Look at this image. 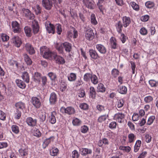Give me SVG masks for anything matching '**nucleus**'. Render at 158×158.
<instances>
[{"instance_id":"obj_1","label":"nucleus","mask_w":158,"mask_h":158,"mask_svg":"<svg viewBox=\"0 0 158 158\" xmlns=\"http://www.w3.org/2000/svg\"><path fill=\"white\" fill-rule=\"evenodd\" d=\"M40 54L45 59H53L56 52H52L47 47L44 46L40 48Z\"/></svg>"},{"instance_id":"obj_2","label":"nucleus","mask_w":158,"mask_h":158,"mask_svg":"<svg viewBox=\"0 0 158 158\" xmlns=\"http://www.w3.org/2000/svg\"><path fill=\"white\" fill-rule=\"evenodd\" d=\"M46 136L47 138L45 139L43 144V147L44 148H45L51 142L54 141L55 137L50 132H47L46 133Z\"/></svg>"},{"instance_id":"obj_3","label":"nucleus","mask_w":158,"mask_h":158,"mask_svg":"<svg viewBox=\"0 0 158 158\" xmlns=\"http://www.w3.org/2000/svg\"><path fill=\"white\" fill-rule=\"evenodd\" d=\"M85 37L86 40L91 41L94 38V34L93 30L89 27H86L84 29Z\"/></svg>"},{"instance_id":"obj_4","label":"nucleus","mask_w":158,"mask_h":158,"mask_svg":"<svg viewBox=\"0 0 158 158\" xmlns=\"http://www.w3.org/2000/svg\"><path fill=\"white\" fill-rule=\"evenodd\" d=\"M12 29L14 33H20L21 31L20 24L16 21H13L11 22Z\"/></svg>"},{"instance_id":"obj_5","label":"nucleus","mask_w":158,"mask_h":158,"mask_svg":"<svg viewBox=\"0 0 158 158\" xmlns=\"http://www.w3.org/2000/svg\"><path fill=\"white\" fill-rule=\"evenodd\" d=\"M11 42L15 46L18 48L19 47L22 43L21 39L17 35L13 36L11 39Z\"/></svg>"},{"instance_id":"obj_6","label":"nucleus","mask_w":158,"mask_h":158,"mask_svg":"<svg viewBox=\"0 0 158 158\" xmlns=\"http://www.w3.org/2000/svg\"><path fill=\"white\" fill-rule=\"evenodd\" d=\"M53 2L51 0H42V4L43 7L48 10H50L53 6Z\"/></svg>"},{"instance_id":"obj_7","label":"nucleus","mask_w":158,"mask_h":158,"mask_svg":"<svg viewBox=\"0 0 158 158\" xmlns=\"http://www.w3.org/2000/svg\"><path fill=\"white\" fill-rule=\"evenodd\" d=\"M60 111L63 113H66L69 115L74 114L75 110L72 107H68L66 108L62 107L61 108Z\"/></svg>"},{"instance_id":"obj_8","label":"nucleus","mask_w":158,"mask_h":158,"mask_svg":"<svg viewBox=\"0 0 158 158\" xmlns=\"http://www.w3.org/2000/svg\"><path fill=\"white\" fill-rule=\"evenodd\" d=\"M125 114L123 113H118L115 114L114 119L116 120L118 123H122L124 122Z\"/></svg>"},{"instance_id":"obj_9","label":"nucleus","mask_w":158,"mask_h":158,"mask_svg":"<svg viewBox=\"0 0 158 158\" xmlns=\"http://www.w3.org/2000/svg\"><path fill=\"white\" fill-rule=\"evenodd\" d=\"M31 102L33 106L37 109L39 108L41 105L40 99L36 97H33L31 98Z\"/></svg>"},{"instance_id":"obj_10","label":"nucleus","mask_w":158,"mask_h":158,"mask_svg":"<svg viewBox=\"0 0 158 158\" xmlns=\"http://www.w3.org/2000/svg\"><path fill=\"white\" fill-rule=\"evenodd\" d=\"M23 13L25 17L30 19H33L35 17L34 14L28 9L23 8Z\"/></svg>"},{"instance_id":"obj_11","label":"nucleus","mask_w":158,"mask_h":158,"mask_svg":"<svg viewBox=\"0 0 158 158\" xmlns=\"http://www.w3.org/2000/svg\"><path fill=\"white\" fill-rule=\"evenodd\" d=\"M26 122L27 125L31 127H34L36 125L37 120L31 117H27L26 119Z\"/></svg>"},{"instance_id":"obj_12","label":"nucleus","mask_w":158,"mask_h":158,"mask_svg":"<svg viewBox=\"0 0 158 158\" xmlns=\"http://www.w3.org/2000/svg\"><path fill=\"white\" fill-rule=\"evenodd\" d=\"M18 152L20 156L23 158H27L28 154L27 148H21L19 150Z\"/></svg>"},{"instance_id":"obj_13","label":"nucleus","mask_w":158,"mask_h":158,"mask_svg":"<svg viewBox=\"0 0 158 158\" xmlns=\"http://www.w3.org/2000/svg\"><path fill=\"white\" fill-rule=\"evenodd\" d=\"M54 55L56 56H54L53 59L56 61L57 63L60 64H63L65 63V60L63 57L58 55L56 53H55Z\"/></svg>"},{"instance_id":"obj_14","label":"nucleus","mask_w":158,"mask_h":158,"mask_svg":"<svg viewBox=\"0 0 158 158\" xmlns=\"http://www.w3.org/2000/svg\"><path fill=\"white\" fill-rule=\"evenodd\" d=\"M57 98L56 94L54 92L52 93L50 95L49 101L50 104L53 105L56 104L57 101Z\"/></svg>"},{"instance_id":"obj_15","label":"nucleus","mask_w":158,"mask_h":158,"mask_svg":"<svg viewBox=\"0 0 158 158\" xmlns=\"http://www.w3.org/2000/svg\"><path fill=\"white\" fill-rule=\"evenodd\" d=\"M89 52L90 56L93 60H95L99 58L98 54L95 50L90 49L89 50Z\"/></svg>"},{"instance_id":"obj_16","label":"nucleus","mask_w":158,"mask_h":158,"mask_svg":"<svg viewBox=\"0 0 158 158\" xmlns=\"http://www.w3.org/2000/svg\"><path fill=\"white\" fill-rule=\"evenodd\" d=\"M96 48L97 50L101 54H105L106 52V48L102 44H97L96 45Z\"/></svg>"},{"instance_id":"obj_17","label":"nucleus","mask_w":158,"mask_h":158,"mask_svg":"<svg viewBox=\"0 0 158 158\" xmlns=\"http://www.w3.org/2000/svg\"><path fill=\"white\" fill-rule=\"evenodd\" d=\"M79 151L80 154L84 156H86L87 155L90 154L92 153V150L91 149L85 148H79Z\"/></svg>"},{"instance_id":"obj_18","label":"nucleus","mask_w":158,"mask_h":158,"mask_svg":"<svg viewBox=\"0 0 158 158\" xmlns=\"http://www.w3.org/2000/svg\"><path fill=\"white\" fill-rule=\"evenodd\" d=\"M123 24L124 27H127L130 24L131 20L130 18L126 16H124L122 18Z\"/></svg>"},{"instance_id":"obj_19","label":"nucleus","mask_w":158,"mask_h":158,"mask_svg":"<svg viewBox=\"0 0 158 158\" xmlns=\"http://www.w3.org/2000/svg\"><path fill=\"white\" fill-rule=\"evenodd\" d=\"M42 74L38 72H35L33 75V80L35 82L39 83L41 79Z\"/></svg>"},{"instance_id":"obj_20","label":"nucleus","mask_w":158,"mask_h":158,"mask_svg":"<svg viewBox=\"0 0 158 158\" xmlns=\"http://www.w3.org/2000/svg\"><path fill=\"white\" fill-rule=\"evenodd\" d=\"M46 29L49 33L54 34L55 32L54 26L51 23L45 24Z\"/></svg>"},{"instance_id":"obj_21","label":"nucleus","mask_w":158,"mask_h":158,"mask_svg":"<svg viewBox=\"0 0 158 158\" xmlns=\"http://www.w3.org/2000/svg\"><path fill=\"white\" fill-rule=\"evenodd\" d=\"M26 50L30 55L33 54L35 53V51L31 45L29 43H27L25 45Z\"/></svg>"},{"instance_id":"obj_22","label":"nucleus","mask_w":158,"mask_h":158,"mask_svg":"<svg viewBox=\"0 0 158 158\" xmlns=\"http://www.w3.org/2000/svg\"><path fill=\"white\" fill-rule=\"evenodd\" d=\"M55 47L59 53L63 54V43H56L55 45Z\"/></svg>"},{"instance_id":"obj_23","label":"nucleus","mask_w":158,"mask_h":158,"mask_svg":"<svg viewBox=\"0 0 158 158\" xmlns=\"http://www.w3.org/2000/svg\"><path fill=\"white\" fill-rule=\"evenodd\" d=\"M110 44L111 48L115 49L117 48L118 45L117 41L116 39L113 37H112L110 39Z\"/></svg>"},{"instance_id":"obj_24","label":"nucleus","mask_w":158,"mask_h":158,"mask_svg":"<svg viewBox=\"0 0 158 158\" xmlns=\"http://www.w3.org/2000/svg\"><path fill=\"white\" fill-rule=\"evenodd\" d=\"M83 4L88 8L90 9H93V3L89 0H83Z\"/></svg>"},{"instance_id":"obj_25","label":"nucleus","mask_w":158,"mask_h":158,"mask_svg":"<svg viewBox=\"0 0 158 158\" xmlns=\"http://www.w3.org/2000/svg\"><path fill=\"white\" fill-rule=\"evenodd\" d=\"M32 27L34 34H35L37 33L39 31V27L37 21H35L34 23H33Z\"/></svg>"},{"instance_id":"obj_26","label":"nucleus","mask_w":158,"mask_h":158,"mask_svg":"<svg viewBox=\"0 0 158 158\" xmlns=\"http://www.w3.org/2000/svg\"><path fill=\"white\" fill-rule=\"evenodd\" d=\"M16 83L17 86L19 88L24 89L26 87V85L24 82L21 80L17 79L15 81Z\"/></svg>"},{"instance_id":"obj_27","label":"nucleus","mask_w":158,"mask_h":158,"mask_svg":"<svg viewBox=\"0 0 158 158\" xmlns=\"http://www.w3.org/2000/svg\"><path fill=\"white\" fill-rule=\"evenodd\" d=\"M68 80L70 82H73L75 81L77 79V75L76 73H70L67 76Z\"/></svg>"},{"instance_id":"obj_28","label":"nucleus","mask_w":158,"mask_h":158,"mask_svg":"<svg viewBox=\"0 0 158 158\" xmlns=\"http://www.w3.org/2000/svg\"><path fill=\"white\" fill-rule=\"evenodd\" d=\"M56 114V112L53 111L51 113V115L49 116V122L52 124L55 123L56 122V119L55 117Z\"/></svg>"},{"instance_id":"obj_29","label":"nucleus","mask_w":158,"mask_h":158,"mask_svg":"<svg viewBox=\"0 0 158 158\" xmlns=\"http://www.w3.org/2000/svg\"><path fill=\"white\" fill-rule=\"evenodd\" d=\"M63 47L66 52H69L72 49L71 44L68 42H65L63 43Z\"/></svg>"},{"instance_id":"obj_30","label":"nucleus","mask_w":158,"mask_h":158,"mask_svg":"<svg viewBox=\"0 0 158 158\" xmlns=\"http://www.w3.org/2000/svg\"><path fill=\"white\" fill-rule=\"evenodd\" d=\"M123 24L120 21H118L115 24V27L117 31L119 33H121L122 32V29L123 27Z\"/></svg>"},{"instance_id":"obj_31","label":"nucleus","mask_w":158,"mask_h":158,"mask_svg":"<svg viewBox=\"0 0 158 158\" xmlns=\"http://www.w3.org/2000/svg\"><path fill=\"white\" fill-rule=\"evenodd\" d=\"M109 141L107 139L104 138L99 141L98 143V145L99 147H103V144L108 145L109 144Z\"/></svg>"},{"instance_id":"obj_32","label":"nucleus","mask_w":158,"mask_h":158,"mask_svg":"<svg viewBox=\"0 0 158 158\" xmlns=\"http://www.w3.org/2000/svg\"><path fill=\"white\" fill-rule=\"evenodd\" d=\"M141 141L139 140H137L135 143L134 146V151L135 152H137L139 150L141 145Z\"/></svg>"},{"instance_id":"obj_33","label":"nucleus","mask_w":158,"mask_h":158,"mask_svg":"<svg viewBox=\"0 0 158 158\" xmlns=\"http://www.w3.org/2000/svg\"><path fill=\"white\" fill-rule=\"evenodd\" d=\"M24 60L27 65H30L32 64V61L29 56L26 53L23 54Z\"/></svg>"},{"instance_id":"obj_34","label":"nucleus","mask_w":158,"mask_h":158,"mask_svg":"<svg viewBox=\"0 0 158 158\" xmlns=\"http://www.w3.org/2000/svg\"><path fill=\"white\" fill-rule=\"evenodd\" d=\"M67 84L65 81H61L60 85V89L62 92L65 91L67 88Z\"/></svg>"},{"instance_id":"obj_35","label":"nucleus","mask_w":158,"mask_h":158,"mask_svg":"<svg viewBox=\"0 0 158 158\" xmlns=\"http://www.w3.org/2000/svg\"><path fill=\"white\" fill-rule=\"evenodd\" d=\"M22 78L23 80L26 83H28L29 82V76L28 73L26 72L23 73Z\"/></svg>"},{"instance_id":"obj_36","label":"nucleus","mask_w":158,"mask_h":158,"mask_svg":"<svg viewBox=\"0 0 158 158\" xmlns=\"http://www.w3.org/2000/svg\"><path fill=\"white\" fill-rule=\"evenodd\" d=\"M24 29L26 35L27 37H30L32 36V33L31 32V30L30 27L26 26L24 27Z\"/></svg>"},{"instance_id":"obj_37","label":"nucleus","mask_w":158,"mask_h":158,"mask_svg":"<svg viewBox=\"0 0 158 158\" xmlns=\"http://www.w3.org/2000/svg\"><path fill=\"white\" fill-rule=\"evenodd\" d=\"M104 0H98V2L97 3L99 9L101 12L103 13V11L104 9L103 5L104 4Z\"/></svg>"},{"instance_id":"obj_38","label":"nucleus","mask_w":158,"mask_h":158,"mask_svg":"<svg viewBox=\"0 0 158 158\" xmlns=\"http://www.w3.org/2000/svg\"><path fill=\"white\" fill-rule=\"evenodd\" d=\"M118 91L119 93L122 94H125L127 91V87L124 86H118Z\"/></svg>"},{"instance_id":"obj_39","label":"nucleus","mask_w":158,"mask_h":158,"mask_svg":"<svg viewBox=\"0 0 158 158\" xmlns=\"http://www.w3.org/2000/svg\"><path fill=\"white\" fill-rule=\"evenodd\" d=\"M96 92L94 87L91 86L90 88L89 96L92 98H94L96 97Z\"/></svg>"},{"instance_id":"obj_40","label":"nucleus","mask_w":158,"mask_h":158,"mask_svg":"<svg viewBox=\"0 0 158 158\" xmlns=\"http://www.w3.org/2000/svg\"><path fill=\"white\" fill-rule=\"evenodd\" d=\"M106 91L104 85L102 83L98 84L97 87V92L104 93Z\"/></svg>"},{"instance_id":"obj_41","label":"nucleus","mask_w":158,"mask_h":158,"mask_svg":"<svg viewBox=\"0 0 158 158\" xmlns=\"http://www.w3.org/2000/svg\"><path fill=\"white\" fill-rule=\"evenodd\" d=\"M15 106L18 110V109H20L23 110L25 108V104L22 102H19L16 103Z\"/></svg>"},{"instance_id":"obj_42","label":"nucleus","mask_w":158,"mask_h":158,"mask_svg":"<svg viewBox=\"0 0 158 158\" xmlns=\"http://www.w3.org/2000/svg\"><path fill=\"white\" fill-rule=\"evenodd\" d=\"M129 143H131L134 142L136 139V136L134 134L132 133L129 134L128 135Z\"/></svg>"},{"instance_id":"obj_43","label":"nucleus","mask_w":158,"mask_h":158,"mask_svg":"<svg viewBox=\"0 0 158 158\" xmlns=\"http://www.w3.org/2000/svg\"><path fill=\"white\" fill-rule=\"evenodd\" d=\"M91 82L94 85H96L98 82V79L96 75L92 74L90 79Z\"/></svg>"},{"instance_id":"obj_44","label":"nucleus","mask_w":158,"mask_h":158,"mask_svg":"<svg viewBox=\"0 0 158 158\" xmlns=\"http://www.w3.org/2000/svg\"><path fill=\"white\" fill-rule=\"evenodd\" d=\"M48 75L50 78V80L52 81H55L57 79L56 74L52 72H49L48 73Z\"/></svg>"},{"instance_id":"obj_45","label":"nucleus","mask_w":158,"mask_h":158,"mask_svg":"<svg viewBox=\"0 0 158 158\" xmlns=\"http://www.w3.org/2000/svg\"><path fill=\"white\" fill-rule=\"evenodd\" d=\"M90 22L92 24L96 25L98 24L95 15L94 14H92L90 16Z\"/></svg>"},{"instance_id":"obj_46","label":"nucleus","mask_w":158,"mask_h":158,"mask_svg":"<svg viewBox=\"0 0 158 158\" xmlns=\"http://www.w3.org/2000/svg\"><path fill=\"white\" fill-rule=\"evenodd\" d=\"M33 9L37 15L40 14L41 13L42 8L39 5H37L35 7L33 8Z\"/></svg>"},{"instance_id":"obj_47","label":"nucleus","mask_w":158,"mask_h":158,"mask_svg":"<svg viewBox=\"0 0 158 158\" xmlns=\"http://www.w3.org/2000/svg\"><path fill=\"white\" fill-rule=\"evenodd\" d=\"M92 73H87L85 74L83 77V79L85 81L88 82L90 80Z\"/></svg>"},{"instance_id":"obj_48","label":"nucleus","mask_w":158,"mask_h":158,"mask_svg":"<svg viewBox=\"0 0 158 158\" xmlns=\"http://www.w3.org/2000/svg\"><path fill=\"white\" fill-rule=\"evenodd\" d=\"M81 122H82L80 120L76 118H74L72 121L73 125L75 126L80 125Z\"/></svg>"},{"instance_id":"obj_49","label":"nucleus","mask_w":158,"mask_h":158,"mask_svg":"<svg viewBox=\"0 0 158 158\" xmlns=\"http://www.w3.org/2000/svg\"><path fill=\"white\" fill-rule=\"evenodd\" d=\"M11 129L12 131L15 134H18L19 132V127L16 125H12Z\"/></svg>"},{"instance_id":"obj_50","label":"nucleus","mask_w":158,"mask_h":158,"mask_svg":"<svg viewBox=\"0 0 158 158\" xmlns=\"http://www.w3.org/2000/svg\"><path fill=\"white\" fill-rule=\"evenodd\" d=\"M130 5L132 7L133 9L136 10L138 11L139 9V6L134 2H131L130 3Z\"/></svg>"},{"instance_id":"obj_51","label":"nucleus","mask_w":158,"mask_h":158,"mask_svg":"<svg viewBox=\"0 0 158 158\" xmlns=\"http://www.w3.org/2000/svg\"><path fill=\"white\" fill-rule=\"evenodd\" d=\"M145 6L147 8L151 9L154 7L155 4L153 2L148 1L145 2Z\"/></svg>"},{"instance_id":"obj_52","label":"nucleus","mask_w":158,"mask_h":158,"mask_svg":"<svg viewBox=\"0 0 158 158\" xmlns=\"http://www.w3.org/2000/svg\"><path fill=\"white\" fill-rule=\"evenodd\" d=\"M119 149L127 152H129L131 150V148L128 146H120Z\"/></svg>"},{"instance_id":"obj_53","label":"nucleus","mask_w":158,"mask_h":158,"mask_svg":"<svg viewBox=\"0 0 158 158\" xmlns=\"http://www.w3.org/2000/svg\"><path fill=\"white\" fill-rule=\"evenodd\" d=\"M56 28L57 33L58 35H60L62 31L61 25L59 24H56Z\"/></svg>"},{"instance_id":"obj_54","label":"nucleus","mask_w":158,"mask_h":158,"mask_svg":"<svg viewBox=\"0 0 158 158\" xmlns=\"http://www.w3.org/2000/svg\"><path fill=\"white\" fill-rule=\"evenodd\" d=\"M155 119V116L152 115L149 117L147 121V125H150L153 123L154 120Z\"/></svg>"},{"instance_id":"obj_55","label":"nucleus","mask_w":158,"mask_h":158,"mask_svg":"<svg viewBox=\"0 0 158 158\" xmlns=\"http://www.w3.org/2000/svg\"><path fill=\"white\" fill-rule=\"evenodd\" d=\"M107 117L108 115L106 116V115H102L98 117V121L100 123H102L106 120Z\"/></svg>"},{"instance_id":"obj_56","label":"nucleus","mask_w":158,"mask_h":158,"mask_svg":"<svg viewBox=\"0 0 158 158\" xmlns=\"http://www.w3.org/2000/svg\"><path fill=\"white\" fill-rule=\"evenodd\" d=\"M59 152L58 149L57 148H53L50 152V155L53 156H57Z\"/></svg>"},{"instance_id":"obj_57","label":"nucleus","mask_w":158,"mask_h":158,"mask_svg":"<svg viewBox=\"0 0 158 158\" xmlns=\"http://www.w3.org/2000/svg\"><path fill=\"white\" fill-rule=\"evenodd\" d=\"M153 100V97L151 96H147L144 98V101L146 103H149L152 102Z\"/></svg>"},{"instance_id":"obj_58","label":"nucleus","mask_w":158,"mask_h":158,"mask_svg":"<svg viewBox=\"0 0 158 158\" xmlns=\"http://www.w3.org/2000/svg\"><path fill=\"white\" fill-rule=\"evenodd\" d=\"M8 63L10 65L14 66L15 65L17 68L18 67V62L12 60H10L8 61Z\"/></svg>"},{"instance_id":"obj_59","label":"nucleus","mask_w":158,"mask_h":158,"mask_svg":"<svg viewBox=\"0 0 158 158\" xmlns=\"http://www.w3.org/2000/svg\"><path fill=\"white\" fill-rule=\"evenodd\" d=\"M119 74V71L118 70L116 69H114L111 71V74L112 76L114 78L117 77Z\"/></svg>"},{"instance_id":"obj_60","label":"nucleus","mask_w":158,"mask_h":158,"mask_svg":"<svg viewBox=\"0 0 158 158\" xmlns=\"http://www.w3.org/2000/svg\"><path fill=\"white\" fill-rule=\"evenodd\" d=\"M1 37L3 41H6L9 39V37L5 34L2 33L1 34Z\"/></svg>"},{"instance_id":"obj_61","label":"nucleus","mask_w":158,"mask_h":158,"mask_svg":"<svg viewBox=\"0 0 158 158\" xmlns=\"http://www.w3.org/2000/svg\"><path fill=\"white\" fill-rule=\"evenodd\" d=\"M117 123L115 121L111 122L109 125V127L111 129H115L116 128Z\"/></svg>"},{"instance_id":"obj_62","label":"nucleus","mask_w":158,"mask_h":158,"mask_svg":"<svg viewBox=\"0 0 158 158\" xmlns=\"http://www.w3.org/2000/svg\"><path fill=\"white\" fill-rule=\"evenodd\" d=\"M139 32L141 35H145L147 34L148 31L145 27H143L140 29Z\"/></svg>"},{"instance_id":"obj_63","label":"nucleus","mask_w":158,"mask_h":158,"mask_svg":"<svg viewBox=\"0 0 158 158\" xmlns=\"http://www.w3.org/2000/svg\"><path fill=\"white\" fill-rule=\"evenodd\" d=\"M124 104V101L123 99H121L118 100L117 104V107L118 108L122 107Z\"/></svg>"},{"instance_id":"obj_64","label":"nucleus","mask_w":158,"mask_h":158,"mask_svg":"<svg viewBox=\"0 0 158 158\" xmlns=\"http://www.w3.org/2000/svg\"><path fill=\"white\" fill-rule=\"evenodd\" d=\"M79 154L76 150H74L72 152V158H78Z\"/></svg>"}]
</instances>
